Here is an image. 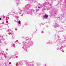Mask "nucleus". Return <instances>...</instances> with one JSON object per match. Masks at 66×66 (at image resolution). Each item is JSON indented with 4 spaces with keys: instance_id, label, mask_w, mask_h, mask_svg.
I'll use <instances>...</instances> for the list:
<instances>
[{
    "instance_id": "f257e3e1",
    "label": "nucleus",
    "mask_w": 66,
    "mask_h": 66,
    "mask_svg": "<svg viewBox=\"0 0 66 66\" xmlns=\"http://www.w3.org/2000/svg\"><path fill=\"white\" fill-rule=\"evenodd\" d=\"M16 65L17 66H21V62H18V63L16 64Z\"/></svg>"
},
{
    "instance_id": "f03ea898",
    "label": "nucleus",
    "mask_w": 66,
    "mask_h": 66,
    "mask_svg": "<svg viewBox=\"0 0 66 66\" xmlns=\"http://www.w3.org/2000/svg\"><path fill=\"white\" fill-rule=\"evenodd\" d=\"M48 15L47 14H45L44 16V17L46 19L48 17Z\"/></svg>"
},
{
    "instance_id": "7ed1b4c3",
    "label": "nucleus",
    "mask_w": 66,
    "mask_h": 66,
    "mask_svg": "<svg viewBox=\"0 0 66 66\" xmlns=\"http://www.w3.org/2000/svg\"><path fill=\"white\" fill-rule=\"evenodd\" d=\"M18 5H17V6H18V5H19V2H18V3H17Z\"/></svg>"
},
{
    "instance_id": "20e7f679",
    "label": "nucleus",
    "mask_w": 66,
    "mask_h": 66,
    "mask_svg": "<svg viewBox=\"0 0 66 66\" xmlns=\"http://www.w3.org/2000/svg\"><path fill=\"white\" fill-rule=\"evenodd\" d=\"M20 21H19V24H20Z\"/></svg>"
},
{
    "instance_id": "39448f33",
    "label": "nucleus",
    "mask_w": 66,
    "mask_h": 66,
    "mask_svg": "<svg viewBox=\"0 0 66 66\" xmlns=\"http://www.w3.org/2000/svg\"><path fill=\"white\" fill-rule=\"evenodd\" d=\"M63 46H61V47H60V48H61V49H62V48H63Z\"/></svg>"
},
{
    "instance_id": "423d86ee",
    "label": "nucleus",
    "mask_w": 66,
    "mask_h": 66,
    "mask_svg": "<svg viewBox=\"0 0 66 66\" xmlns=\"http://www.w3.org/2000/svg\"><path fill=\"white\" fill-rule=\"evenodd\" d=\"M38 8H39V9H40V7H38Z\"/></svg>"
},
{
    "instance_id": "0eeeda50",
    "label": "nucleus",
    "mask_w": 66,
    "mask_h": 66,
    "mask_svg": "<svg viewBox=\"0 0 66 66\" xmlns=\"http://www.w3.org/2000/svg\"><path fill=\"white\" fill-rule=\"evenodd\" d=\"M0 20H1V18H0Z\"/></svg>"
},
{
    "instance_id": "6e6552de",
    "label": "nucleus",
    "mask_w": 66,
    "mask_h": 66,
    "mask_svg": "<svg viewBox=\"0 0 66 66\" xmlns=\"http://www.w3.org/2000/svg\"><path fill=\"white\" fill-rule=\"evenodd\" d=\"M18 2V1H17V2Z\"/></svg>"
},
{
    "instance_id": "1a4fd4ad",
    "label": "nucleus",
    "mask_w": 66,
    "mask_h": 66,
    "mask_svg": "<svg viewBox=\"0 0 66 66\" xmlns=\"http://www.w3.org/2000/svg\"><path fill=\"white\" fill-rule=\"evenodd\" d=\"M8 31H10V30H8Z\"/></svg>"
},
{
    "instance_id": "9d476101",
    "label": "nucleus",
    "mask_w": 66,
    "mask_h": 66,
    "mask_svg": "<svg viewBox=\"0 0 66 66\" xmlns=\"http://www.w3.org/2000/svg\"><path fill=\"white\" fill-rule=\"evenodd\" d=\"M62 51V52H64V51Z\"/></svg>"
},
{
    "instance_id": "9b49d317",
    "label": "nucleus",
    "mask_w": 66,
    "mask_h": 66,
    "mask_svg": "<svg viewBox=\"0 0 66 66\" xmlns=\"http://www.w3.org/2000/svg\"><path fill=\"white\" fill-rule=\"evenodd\" d=\"M58 49H59V48H58Z\"/></svg>"
},
{
    "instance_id": "f8f14e48",
    "label": "nucleus",
    "mask_w": 66,
    "mask_h": 66,
    "mask_svg": "<svg viewBox=\"0 0 66 66\" xmlns=\"http://www.w3.org/2000/svg\"><path fill=\"white\" fill-rule=\"evenodd\" d=\"M36 11H37V10H36Z\"/></svg>"
},
{
    "instance_id": "ddd939ff",
    "label": "nucleus",
    "mask_w": 66,
    "mask_h": 66,
    "mask_svg": "<svg viewBox=\"0 0 66 66\" xmlns=\"http://www.w3.org/2000/svg\"><path fill=\"white\" fill-rule=\"evenodd\" d=\"M6 56H5V57H6Z\"/></svg>"
}]
</instances>
